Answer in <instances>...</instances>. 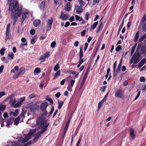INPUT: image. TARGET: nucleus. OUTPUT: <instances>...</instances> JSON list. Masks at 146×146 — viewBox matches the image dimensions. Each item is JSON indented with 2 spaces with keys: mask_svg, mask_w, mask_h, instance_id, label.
I'll return each instance as SVG.
<instances>
[{
  "mask_svg": "<svg viewBox=\"0 0 146 146\" xmlns=\"http://www.w3.org/2000/svg\"><path fill=\"white\" fill-rule=\"evenodd\" d=\"M9 3V10L12 12L11 15L12 18H17L20 17L23 9L21 7H19L18 1H11Z\"/></svg>",
  "mask_w": 146,
  "mask_h": 146,
  "instance_id": "1",
  "label": "nucleus"
},
{
  "mask_svg": "<svg viewBox=\"0 0 146 146\" xmlns=\"http://www.w3.org/2000/svg\"><path fill=\"white\" fill-rule=\"evenodd\" d=\"M36 124L38 125H40L41 130L45 129V132L46 130V128L48 126L49 123H47L45 118L41 116L37 118L36 121Z\"/></svg>",
  "mask_w": 146,
  "mask_h": 146,
  "instance_id": "2",
  "label": "nucleus"
},
{
  "mask_svg": "<svg viewBox=\"0 0 146 146\" xmlns=\"http://www.w3.org/2000/svg\"><path fill=\"white\" fill-rule=\"evenodd\" d=\"M36 131V129H34L31 130L28 134L26 135L25 134H24V137H21L19 138L18 141L21 142L22 143H24L26 142L29 139L31 138L33 134Z\"/></svg>",
  "mask_w": 146,
  "mask_h": 146,
  "instance_id": "3",
  "label": "nucleus"
},
{
  "mask_svg": "<svg viewBox=\"0 0 146 146\" xmlns=\"http://www.w3.org/2000/svg\"><path fill=\"white\" fill-rule=\"evenodd\" d=\"M22 14V18H32L33 17L32 13H30L27 9H23L21 13Z\"/></svg>",
  "mask_w": 146,
  "mask_h": 146,
  "instance_id": "4",
  "label": "nucleus"
},
{
  "mask_svg": "<svg viewBox=\"0 0 146 146\" xmlns=\"http://www.w3.org/2000/svg\"><path fill=\"white\" fill-rule=\"evenodd\" d=\"M140 55L139 52H136L133 54L132 58L134 60V64H137L141 59Z\"/></svg>",
  "mask_w": 146,
  "mask_h": 146,
  "instance_id": "5",
  "label": "nucleus"
},
{
  "mask_svg": "<svg viewBox=\"0 0 146 146\" xmlns=\"http://www.w3.org/2000/svg\"><path fill=\"white\" fill-rule=\"evenodd\" d=\"M25 71V69L23 68H20L19 72L15 73L13 75V78L14 79H16L19 76L23 74Z\"/></svg>",
  "mask_w": 146,
  "mask_h": 146,
  "instance_id": "6",
  "label": "nucleus"
},
{
  "mask_svg": "<svg viewBox=\"0 0 146 146\" xmlns=\"http://www.w3.org/2000/svg\"><path fill=\"white\" fill-rule=\"evenodd\" d=\"M39 108V104L38 103H36L35 104L31 106L30 110L32 112H34L38 110Z\"/></svg>",
  "mask_w": 146,
  "mask_h": 146,
  "instance_id": "7",
  "label": "nucleus"
},
{
  "mask_svg": "<svg viewBox=\"0 0 146 146\" xmlns=\"http://www.w3.org/2000/svg\"><path fill=\"white\" fill-rule=\"evenodd\" d=\"M117 98H122L124 96V92L121 90H118L115 92V95Z\"/></svg>",
  "mask_w": 146,
  "mask_h": 146,
  "instance_id": "8",
  "label": "nucleus"
},
{
  "mask_svg": "<svg viewBox=\"0 0 146 146\" xmlns=\"http://www.w3.org/2000/svg\"><path fill=\"white\" fill-rule=\"evenodd\" d=\"M14 120V119L13 118L7 119L6 121L7 123L6 126L7 127H10L13 122Z\"/></svg>",
  "mask_w": 146,
  "mask_h": 146,
  "instance_id": "9",
  "label": "nucleus"
},
{
  "mask_svg": "<svg viewBox=\"0 0 146 146\" xmlns=\"http://www.w3.org/2000/svg\"><path fill=\"white\" fill-rule=\"evenodd\" d=\"M44 132L45 129H44V130H41L40 131L38 132L34 138L33 142H36L38 139L39 137L40 136L41 134Z\"/></svg>",
  "mask_w": 146,
  "mask_h": 146,
  "instance_id": "10",
  "label": "nucleus"
},
{
  "mask_svg": "<svg viewBox=\"0 0 146 146\" xmlns=\"http://www.w3.org/2000/svg\"><path fill=\"white\" fill-rule=\"evenodd\" d=\"M31 141H29L24 145H21L17 142L15 141L13 143L12 146H27L31 144Z\"/></svg>",
  "mask_w": 146,
  "mask_h": 146,
  "instance_id": "11",
  "label": "nucleus"
},
{
  "mask_svg": "<svg viewBox=\"0 0 146 146\" xmlns=\"http://www.w3.org/2000/svg\"><path fill=\"white\" fill-rule=\"evenodd\" d=\"M53 22L52 19H49L47 21L46 30L47 31H50L51 28V25Z\"/></svg>",
  "mask_w": 146,
  "mask_h": 146,
  "instance_id": "12",
  "label": "nucleus"
},
{
  "mask_svg": "<svg viewBox=\"0 0 146 146\" xmlns=\"http://www.w3.org/2000/svg\"><path fill=\"white\" fill-rule=\"evenodd\" d=\"M49 56V52H46L44 54L41 56L40 57L39 59L42 60L43 59V60H42L41 62H44L45 61V59L46 57H48Z\"/></svg>",
  "mask_w": 146,
  "mask_h": 146,
  "instance_id": "13",
  "label": "nucleus"
},
{
  "mask_svg": "<svg viewBox=\"0 0 146 146\" xmlns=\"http://www.w3.org/2000/svg\"><path fill=\"white\" fill-rule=\"evenodd\" d=\"M88 72H89V70H87L86 71V73L85 74V75L84 76V77L82 81V83L80 84V88H82V86L84 83V82L85 81V80L86 79L87 76L88 75Z\"/></svg>",
  "mask_w": 146,
  "mask_h": 146,
  "instance_id": "14",
  "label": "nucleus"
},
{
  "mask_svg": "<svg viewBox=\"0 0 146 146\" xmlns=\"http://www.w3.org/2000/svg\"><path fill=\"white\" fill-rule=\"evenodd\" d=\"M82 6L76 5L75 6V9L76 10L77 13L80 14L82 13L83 11V9L82 8Z\"/></svg>",
  "mask_w": 146,
  "mask_h": 146,
  "instance_id": "15",
  "label": "nucleus"
},
{
  "mask_svg": "<svg viewBox=\"0 0 146 146\" xmlns=\"http://www.w3.org/2000/svg\"><path fill=\"white\" fill-rule=\"evenodd\" d=\"M48 106V104L46 102L42 103L40 106V109L42 111H44Z\"/></svg>",
  "mask_w": 146,
  "mask_h": 146,
  "instance_id": "16",
  "label": "nucleus"
},
{
  "mask_svg": "<svg viewBox=\"0 0 146 146\" xmlns=\"http://www.w3.org/2000/svg\"><path fill=\"white\" fill-rule=\"evenodd\" d=\"M70 122V120H69L68 121L67 123L65 126V127L64 128V130L63 131V133L62 135V137L63 138L65 136V134L66 133V132L67 131V130L68 128L69 125V124Z\"/></svg>",
  "mask_w": 146,
  "mask_h": 146,
  "instance_id": "17",
  "label": "nucleus"
},
{
  "mask_svg": "<svg viewBox=\"0 0 146 146\" xmlns=\"http://www.w3.org/2000/svg\"><path fill=\"white\" fill-rule=\"evenodd\" d=\"M13 96V95H11L8 98L10 99L9 103L12 106H14L16 102V101L15 98H12V97Z\"/></svg>",
  "mask_w": 146,
  "mask_h": 146,
  "instance_id": "18",
  "label": "nucleus"
},
{
  "mask_svg": "<svg viewBox=\"0 0 146 146\" xmlns=\"http://www.w3.org/2000/svg\"><path fill=\"white\" fill-rule=\"evenodd\" d=\"M120 68L117 67L116 70L115 68L113 69V76L114 77H116L117 75V74L119 73L120 71Z\"/></svg>",
  "mask_w": 146,
  "mask_h": 146,
  "instance_id": "19",
  "label": "nucleus"
},
{
  "mask_svg": "<svg viewBox=\"0 0 146 146\" xmlns=\"http://www.w3.org/2000/svg\"><path fill=\"white\" fill-rule=\"evenodd\" d=\"M130 135L132 139L135 138V135L134 133V130L133 128H131L130 129Z\"/></svg>",
  "mask_w": 146,
  "mask_h": 146,
  "instance_id": "20",
  "label": "nucleus"
},
{
  "mask_svg": "<svg viewBox=\"0 0 146 146\" xmlns=\"http://www.w3.org/2000/svg\"><path fill=\"white\" fill-rule=\"evenodd\" d=\"M146 63V58H145L142 60L139 63L138 67H139L142 66Z\"/></svg>",
  "mask_w": 146,
  "mask_h": 146,
  "instance_id": "21",
  "label": "nucleus"
},
{
  "mask_svg": "<svg viewBox=\"0 0 146 146\" xmlns=\"http://www.w3.org/2000/svg\"><path fill=\"white\" fill-rule=\"evenodd\" d=\"M41 21L39 19L35 20L33 22L34 25L36 27H37L40 24Z\"/></svg>",
  "mask_w": 146,
  "mask_h": 146,
  "instance_id": "22",
  "label": "nucleus"
},
{
  "mask_svg": "<svg viewBox=\"0 0 146 146\" xmlns=\"http://www.w3.org/2000/svg\"><path fill=\"white\" fill-rule=\"evenodd\" d=\"M71 3L70 2H68L65 8V10L66 11H69L70 8Z\"/></svg>",
  "mask_w": 146,
  "mask_h": 146,
  "instance_id": "23",
  "label": "nucleus"
},
{
  "mask_svg": "<svg viewBox=\"0 0 146 146\" xmlns=\"http://www.w3.org/2000/svg\"><path fill=\"white\" fill-rule=\"evenodd\" d=\"M69 17V16L67 14L61 12V14L60 17L61 18H68Z\"/></svg>",
  "mask_w": 146,
  "mask_h": 146,
  "instance_id": "24",
  "label": "nucleus"
},
{
  "mask_svg": "<svg viewBox=\"0 0 146 146\" xmlns=\"http://www.w3.org/2000/svg\"><path fill=\"white\" fill-rule=\"evenodd\" d=\"M20 119V118L19 116L18 117L14 120V125H17Z\"/></svg>",
  "mask_w": 146,
  "mask_h": 146,
  "instance_id": "25",
  "label": "nucleus"
},
{
  "mask_svg": "<svg viewBox=\"0 0 146 146\" xmlns=\"http://www.w3.org/2000/svg\"><path fill=\"white\" fill-rule=\"evenodd\" d=\"M19 110H16L14 112H11L9 113L10 115H13L15 116H16L18 114Z\"/></svg>",
  "mask_w": 146,
  "mask_h": 146,
  "instance_id": "26",
  "label": "nucleus"
},
{
  "mask_svg": "<svg viewBox=\"0 0 146 146\" xmlns=\"http://www.w3.org/2000/svg\"><path fill=\"white\" fill-rule=\"evenodd\" d=\"M139 37V31H137L136 34L135 35L134 39V41L135 42H137L138 39Z\"/></svg>",
  "mask_w": 146,
  "mask_h": 146,
  "instance_id": "27",
  "label": "nucleus"
},
{
  "mask_svg": "<svg viewBox=\"0 0 146 146\" xmlns=\"http://www.w3.org/2000/svg\"><path fill=\"white\" fill-rule=\"evenodd\" d=\"M141 52L142 54L146 53V46H143L142 47L141 49Z\"/></svg>",
  "mask_w": 146,
  "mask_h": 146,
  "instance_id": "28",
  "label": "nucleus"
},
{
  "mask_svg": "<svg viewBox=\"0 0 146 146\" xmlns=\"http://www.w3.org/2000/svg\"><path fill=\"white\" fill-rule=\"evenodd\" d=\"M45 6V3L44 1H42L40 4V8L41 10H44Z\"/></svg>",
  "mask_w": 146,
  "mask_h": 146,
  "instance_id": "29",
  "label": "nucleus"
},
{
  "mask_svg": "<svg viewBox=\"0 0 146 146\" xmlns=\"http://www.w3.org/2000/svg\"><path fill=\"white\" fill-rule=\"evenodd\" d=\"M83 56L82 48L81 47L80 48V52L79 53V58H82Z\"/></svg>",
  "mask_w": 146,
  "mask_h": 146,
  "instance_id": "30",
  "label": "nucleus"
},
{
  "mask_svg": "<svg viewBox=\"0 0 146 146\" xmlns=\"http://www.w3.org/2000/svg\"><path fill=\"white\" fill-rule=\"evenodd\" d=\"M9 30H6L5 33L6 37L5 38V39L6 40H7L9 38Z\"/></svg>",
  "mask_w": 146,
  "mask_h": 146,
  "instance_id": "31",
  "label": "nucleus"
},
{
  "mask_svg": "<svg viewBox=\"0 0 146 146\" xmlns=\"http://www.w3.org/2000/svg\"><path fill=\"white\" fill-rule=\"evenodd\" d=\"M60 70H58L57 72L55 74V77L54 78V79H55L56 77L59 76L60 75Z\"/></svg>",
  "mask_w": 146,
  "mask_h": 146,
  "instance_id": "32",
  "label": "nucleus"
},
{
  "mask_svg": "<svg viewBox=\"0 0 146 146\" xmlns=\"http://www.w3.org/2000/svg\"><path fill=\"white\" fill-rule=\"evenodd\" d=\"M58 108L59 109H60L63 104V102L62 101H58Z\"/></svg>",
  "mask_w": 146,
  "mask_h": 146,
  "instance_id": "33",
  "label": "nucleus"
},
{
  "mask_svg": "<svg viewBox=\"0 0 146 146\" xmlns=\"http://www.w3.org/2000/svg\"><path fill=\"white\" fill-rule=\"evenodd\" d=\"M27 111L26 110L24 109L22 110V112L20 114V115L21 116L23 117L24 116L25 114L26 113Z\"/></svg>",
  "mask_w": 146,
  "mask_h": 146,
  "instance_id": "34",
  "label": "nucleus"
},
{
  "mask_svg": "<svg viewBox=\"0 0 146 146\" xmlns=\"http://www.w3.org/2000/svg\"><path fill=\"white\" fill-rule=\"evenodd\" d=\"M21 102H18L16 104H15L14 106H13V107L14 108H17L19 106H21Z\"/></svg>",
  "mask_w": 146,
  "mask_h": 146,
  "instance_id": "35",
  "label": "nucleus"
},
{
  "mask_svg": "<svg viewBox=\"0 0 146 146\" xmlns=\"http://www.w3.org/2000/svg\"><path fill=\"white\" fill-rule=\"evenodd\" d=\"M40 72V69L38 68H36L34 70V73L35 74H35H37L39 73Z\"/></svg>",
  "mask_w": 146,
  "mask_h": 146,
  "instance_id": "36",
  "label": "nucleus"
},
{
  "mask_svg": "<svg viewBox=\"0 0 146 146\" xmlns=\"http://www.w3.org/2000/svg\"><path fill=\"white\" fill-rule=\"evenodd\" d=\"M136 48V45L132 47V49L131 50L130 55L131 56H132L134 52H135V48Z\"/></svg>",
  "mask_w": 146,
  "mask_h": 146,
  "instance_id": "37",
  "label": "nucleus"
},
{
  "mask_svg": "<svg viewBox=\"0 0 146 146\" xmlns=\"http://www.w3.org/2000/svg\"><path fill=\"white\" fill-rule=\"evenodd\" d=\"M59 68V64H57L56 65L54 66V70L55 71H57Z\"/></svg>",
  "mask_w": 146,
  "mask_h": 146,
  "instance_id": "38",
  "label": "nucleus"
},
{
  "mask_svg": "<svg viewBox=\"0 0 146 146\" xmlns=\"http://www.w3.org/2000/svg\"><path fill=\"white\" fill-rule=\"evenodd\" d=\"M142 29L143 31L146 32V22L144 23L143 25Z\"/></svg>",
  "mask_w": 146,
  "mask_h": 146,
  "instance_id": "39",
  "label": "nucleus"
},
{
  "mask_svg": "<svg viewBox=\"0 0 146 146\" xmlns=\"http://www.w3.org/2000/svg\"><path fill=\"white\" fill-rule=\"evenodd\" d=\"M5 51V49L3 48H2L0 50V53L2 55H3L4 54V52Z\"/></svg>",
  "mask_w": 146,
  "mask_h": 146,
  "instance_id": "40",
  "label": "nucleus"
},
{
  "mask_svg": "<svg viewBox=\"0 0 146 146\" xmlns=\"http://www.w3.org/2000/svg\"><path fill=\"white\" fill-rule=\"evenodd\" d=\"M46 100L49 101L50 103L52 104H53V101L51 98H49V97H47L46 98Z\"/></svg>",
  "mask_w": 146,
  "mask_h": 146,
  "instance_id": "41",
  "label": "nucleus"
},
{
  "mask_svg": "<svg viewBox=\"0 0 146 146\" xmlns=\"http://www.w3.org/2000/svg\"><path fill=\"white\" fill-rule=\"evenodd\" d=\"M56 44V43L55 41H53L50 44L51 47L53 48L55 47Z\"/></svg>",
  "mask_w": 146,
  "mask_h": 146,
  "instance_id": "42",
  "label": "nucleus"
},
{
  "mask_svg": "<svg viewBox=\"0 0 146 146\" xmlns=\"http://www.w3.org/2000/svg\"><path fill=\"white\" fill-rule=\"evenodd\" d=\"M6 108V106L5 105L2 104L0 105V110H4Z\"/></svg>",
  "mask_w": 146,
  "mask_h": 146,
  "instance_id": "43",
  "label": "nucleus"
},
{
  "mask_svg": "<svg viewBox=\"0 0 146 146\" xmlns=\"http://www.w3.org/2000/svg\"><path fill=\"white\" fill-rule=\"evenodd\" d=\"M79 2L80 4V6H84L85 5V3L82 0H79Z\"/></svg>",
  "mask_w": 146,
  "mask_h": 146,
  "instance_id": "44",
  "label": "nucleus"
},
{
  "mask_svg": "<svg viewBox=\"0 0 146 146\" xmlns=\"http://www.w3.org/2000/svg\"><path fill=\"white\" fill-rule=\"evenodd\" d=\"M104 102H103L102 101L101 102H100L98 103V110H99L101 107V106L102 105V104Z\"/></svg>",
  "mask_w": 146,
  "mask_h": 146,
  "instance_id": "45",
  "label": "nucleus"
},
{
  "mask_svg": "<svg viewBox=\"0 0 146 146\" xmlns=\"http://www.w3.org/2000/svg\"><path fill=\"white\" fill-rule=\"evenodd\" d=\"M77 21H78L80 22V23L81 24H84L85 23V21L84 20H82V19H76Z\"/></svg>",
  "mask_w": 146,
  "mask_h": 146,
  "instance_id": "46",
  "label": "nucleus"
},
{
  "mask_svg": "<svg viewBox=\"0 0 146 146\" xmlns=\"http://www.w3.org/2000/svg\"><path fill=\"white\" fill-rule=\"evenodd\" d=\"M35 37L34 36L31 39V43L32 44H34L35 42Z\"/></svg>",
  "mask_w": 146,
  "mask_h": 146,
  "instance_id": "47",
  "label": "nucleus"
},
{
  "mask_svg": "<svg viewBox=\"0 0 146 146\" xmlns=\"http://www.w3.org/2000/svg\"><path fill=\"white\" fill-rule=\"evenodd\" d=\"M48 114V113L46 111H45L44 113L41 115V117H43L45 118V116H46Z\"/></svg>",
  "mask_w": 146,
  "mask_h": 146,
  "instance_id": "48",
  "label": "nucleus"
},
{
  "mask_svg": "<svg viewBox=\"0 0 146 146\" xmlns=\"http://www.w3.org/2000/svg\"><path fill=\"white\" fill-rule=\"evenodd\" d=\"M35 97H36L35 94H31L29 96V98L30 99H32L33 98Z\"/></svg>",
  "mask_w": 146,
  "mask_h": 146,
  "instance_id": "49",
  "label": "nucleus"
},
{
  "mask_svg": "<svg viewBox=\"0 0 146 146\" xmlns=\"http://www.w3.org/2000/svg\"><path fill=\"white\" fill-rule=\"evenodd\" d=\"M108 94L107 93L105 96L103 98V100H102V101L104 102L106 101V100L107 98L108 97Z\"/></svg>",
  "mask_w": 146,
  "mask_h": 146,
  "instance_id": "50",
  "label": "nucleus"
},
{
  "mask_svg": "<svg viewBox=\"0 0 146 146\" xmlns=\"http://www.w3.org/2000/svg\"><path fill=\"white\" fill-rule=\"evenodd\" d=\"M92 4L94 5H95L96 3H98L99 2L100 0H93Z\"/></svg>",
  "mask_w": 146,
  "mask_h": 146,
  "instance_id": "51",
  "label": "nucleus"
},
{
  "mask_svg": "<svg viewBox=\"0 0 146 146\" xmlns=\"http://www.w3.org/2000/svg\"><path fill=\"white\" fill-rule=\"evenodd\" d=\"M121 46L120 45H118L116 48L115 50L117 51H119L121 49Z\"/></svg>",
  "mask_w": 146,
  "mask_h": 146,
  "instance_id": "52",
  "label": "nucleus"
},
{
  "mask_svg": "<svg viewBox=\"0 0 146 146\" xmlns=\"http://www.w3.org/2000/svg\"><path fill=\"white\" fill-rule=\"evenodd\" d=\"M75 82L74 80H72L70 82V84L71 86V88L73 86Z\"/></svg>",
  "mask_w": 146,
  "mask_h": 146,
  "instance_id": "53",
  "label": "nucleus"
},
{
  "mask_svg": "<svg viewBox=\"0 0 146 146\" xmlns=\"http://www.w3.org/2000/svg\"><path fill=\"white\" fill-rule=\"evenodd\" d=\"M5 93L4 92H0V98H1L2 96L5 95Z\"/></svg>",
  "mask_w": 146,
  "mask_h": 146,
  "instance_id": "54",
  "label": "nucleus"
},
{
  "mask_svg": "<svg viewBox=\"0 0 146 146\" xmlns=\"http://www.w3.org/2000/svg\"><path fill=\"white\" fill-rule=\"evenodd\" d=\"M145 80V79L143 77H142L140 78V81L141 82H144Z\"/></svg>",
  "mask_w": 146,
  "mask_h": 146,
  "instance_id": "55",
  "label": "nucleus"
},
{
  "mask_svg": "<svg viewBox=\"0 0 146 146\" xmlns=\"http://www.w3.org/2000/svg\"><path fill=\"white\" fill-rule=\"evenodd\" d=\"M8 56L10 57L11 59H13L14 55L12 53H10L8 54Z\"/></svg>",
  "mask_w": 146,
  "mask_h": 146,
  "instance_id": "56",
  "label": "nucleus"
},
{
  "mask_svg": "<svg viewBox=\"0 0 146 146\" xmlns=\"http://www.w3.org/2000/svg\"><path fill=\"white\" fill-rule=\"evenodd\" d=\"M35 30L34 29H31L30 31V34L32 35H33L35 33Z\"/></svg>",
  "mask_w": 146,
  "mask_h": 146,
  "instance_id": "57",
  "label": "nucleus"
},
{
  "mask_svg": "<svg viewBox=\"0 0 146 146\" xmlns=\"http://www.w3.org/2000/svg\"><path fill=\"white\" fill-rule=\"evenodd\" d=\"M98 24V22H96L94 23L93 26V29H94Z\"/></svg>",
  "mask_w": 146,
  "mask_h": 146,
  "instance_id": "58",
  "label": "nucleus"
},
{
  "mask_svg": "<svg viewBox=\"0 0 146 146\" xmlns=\"http://www.w3.org/2000/svg\"><path fill=\"white\" fill-rule=\"evenodd\" d=\"M86 31V30H83L82 32H81V35L82 36H84L85 34Z\"/></svg>",
  "mask_w": 146,
  "mask_h": 146,
  "instance_id": "59",
  "label": "nucleus"
},
{
  "mask_svg": "<svg viewBox=\"0 0 146 146\" xmlns=\"http://www.w3.org/2000/svg\"><path fill=\"white\" fill-rule=\"evenodd\" d=\"M79 43L78 41H75L74 43V46L76 47H77L79 45Z\"/></svg>",
  "mask_w": 146,
  "mask_h": 146,
  "instance_id": "60",
  "label": "nucleus"
},
{
  "mask_svg": "<svg viewBox=\"0 0 146 146\" xmlns=\"http://www.w3.org/2000/svg\"><path fill=\"white\" fill-rule=\"evenodd\" d=\"M102 28L103 27L102 25H100L97 31V33H98L99 31L101 30Z\"/></svg>",
  "mask_w": 146,
  "mask_h": 146,
  "instance_id": "61",
  "label": "nucleus"
},
{
  "mask_svg": "<svg viewBox=\"0 0 146 146\" xmlns=\"http://www.w3.org/2000/svg\"><path fill=\"white\" fill-rule=\"evenodd\" d=\"M140 93H141V92H140V91H139L137 93V94L135 99V100H136L138 98V97H139V96H140Z\"/></svg>",
  "mask_w": 146,
  "mask_h": 146,
  "instance_id": "62",
  "label": "nucleus"
},
{
  "mask_svg": "<svg viewBox=\"0 0 146 146\" xmlns=\"http://www.w3.org/2000/svg\"><path fill=\"white\" fill-rule=\"evenodd\" d=\"M4 66L3 65H1L0 67V73L2 72Z\"/></svg>",
  "mask_w": 146,
  "mask_h": 146,
  "instance_id": "63",
  "label": "nucleus"
},
{
  "mask_svg": "<svg viewBox=\"0 0 146 146\" xmlns=\"http://www.w3.org/2000/svg\"><path fill=\"white\" fill-rule=\"evenodd\" d=\"M84 62V60L82 58H79V63L80 64H82Z\"/></svg>",
  "mask_w": 146,
  "mask_h": 146,
  "instance_id": "64",
  "label": "nucleus"
}]
</instances>
